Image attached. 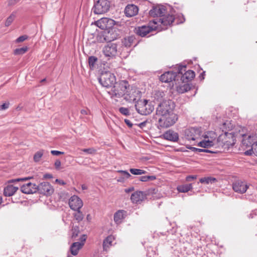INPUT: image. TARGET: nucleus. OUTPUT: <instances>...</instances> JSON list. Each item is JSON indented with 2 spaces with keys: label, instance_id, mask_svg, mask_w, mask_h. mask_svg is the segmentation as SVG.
Listing matches in <instances>:
<instances>
[{
  "label": "nucleus",
  "instance_id": "393cba45",
  "mask_svg": "<svg viewBox=\"0 0 257 257\" xmlns=\"http://www.w3.org/2000/svg\"><path fill=\"white\" fill-rule=\"evenodd\" d=\"M163 137L165 140L173 142H177L179 140V135L173 130H169L163 134Z\"/></svg>",
  "mask_w": 257,
  "mask_h": 257
},
{
  "label": "nucleus",
  "instance_id": "680f3d73",
  "mask_svg": "<svg viewBox=\"0 0 257 257\" xmlns=\"http://www.w3.org/2000/svg\"><path fill=\"white\" fill-rule=\"evenodd\" d=\"M204 76H205V71H203L202 73H201L200 74L199 77L202 80L204 79Z\"/></svg>",
  "mask_w": 257,
  "mask_h": 257
},
{
  "label": "nucleus",
  "instance_id": "7ed1b4c3",
  "mask_svg": "<svg viewBox=\"0 0 257 257\" xmlns=\"http://www.w3.org/2000/svg\"><path fill=\"white\" fill-rule=\"evenodd\" d=\"M164 96L165 93L163 91H159L155 93L156 98L160 101L156 109V114L158 115L173 112L175 107L174 102L170 99H165L163 98Z\"/></svg>",
  "mask_w": 257,
  "mask_h": 257
},
{
  "label": "nucleus",
  "instance_id": "bf43d9fd",
  "mask_svg": "<svg viewBox=\"0 0 257 257\" xmlns=\"http://www.w3.org/2000/svg\"><path fill=\"white\" fill-rule=\"evenodd\" d=\"M20 0H10L9 2V5H14L15 4L18 3Z\"/></svg>",
  "mask_w": 257,
  "mask_h": 257
},
{
  "label": "nucleus",
  "instance_id": "aec40b11",
  "mask_svg": "<svg viewBox=\"0 0 257 257\" xmlns=\"http://www.w3.org/2000/svg\"><path fill=\"white\" fill-rule=\"evenodd\" d=\"M166 7L163 5L154 6L150 11L149 14L153 17L161 18L166 13Z\"/></svg>",
  "mask_w": 257,
  "mask_h": 257
},
{
  "label": "nucleus",
  "instance_id": "69168bd1",
  "mask_svg": "<svg viewBox=\"0 0 257 257\" xmlns=\"http://www.w3.org/2000/svg\"><path fill=\"white\" fill-rule=\"evenodd\" d=\"M2 200H3L2 197L0 196V205H1V204L2 203Z\"/></svg>",
  "mask_w": 257,
  "mask_h": 257
},
{
  "label": "nucleus",
  "instance_id": "a878e982",
  "mask_svg": "<svg viewBox=\"0 0 257 257\" xmlns=\"http://www.w3.org/2000/svg\"><path fill=\"white\" fill-rule=\"evenodd\" d=\"M139 12V9L135 5H128L125 9L124 13L126 17H132L136 16Z\"/></svg>",
  "mask_w": 257,
  "mask_h": 257
},
{
  "label": "nucleus",
  "instance_id": "412c9836",
  "mask_svg": "<svg viewBox=\"0 0 257 257\" xmlns=\"http://www.w3.org/2000/svg\"><path fill=\"white\" fill-rule=\"evenodd\" d=\"M113 21L107 18H102L95 21V25L102 30H106L110 28Z\"/></svg>",
  "mask_w": 257,
  "mask_h": 257
},
{
  "label": "nucleus",
  "instance_id": "8fccbe9b",
  "mask_svg": "<svg viewBox=\"0 0 257 257\" xmlns=\"http://www.w3.org/2000/svg\"><path fill=\"white\" fill-rule=\"evenodd\" d=\"M9 103H5L0 106L1 110H5L7 109L9 107Z\"/></svg>",
  "mask_w": 257,
  "mask_h": 257
},
{
  "label": "nucleus",
  "instance_id": "4d7b16f0",
  "mask_svg": "<svg viewBox=\"0 0 257 257\" xmlns=\"http://www.w3.org/2000/svg\"><path fill=\"white\" fill-rule=\"evenodd\" d=\"M89 113V110L87 109H82L81 110V113L83 115H87Z\"/></svg>",
  "mask_w": 257,
  "mask_h": 257
},
{
  "label": "nucleus",
  "instance_id": "6ab92c4d",
  "mask_svg": "<svg viewBox=\"0 0 257 257\" xmlns=\"http://www.w3.org/2000/svg\"><path fill=\"white\" fill-rule=\"evenodd\" d=\"M248 188V186L245 181L237 180L232 184L233 190L237 193L243 194L245 193Z\"/></svg>",
  "mask_w": 257,
  "mask_h": 257
},
{
  "label": "nucleus",
  "instance_id": "f257e3e1",
  "mask_svg": "<svg viewBox=\"0 0 257 257\" xmlns=\"http://www.w3.org/2000/svg\"><path fill=\"white\" fill-rule=\"evenodd\" d=\"M107 93L110 97L116 100L123 97L126 101H135L139 93V91L136 87H130L126 81L116 82L109 90Z\"/></svg>",
  "mask_w": 257,
  "mask_h": 257
},
{
  "label": "nucleus",
  "instance_id": "79ce46f5",
  "mask_svg": "<svg viewBox=\"0 0 257 257\" xmlns=\"http://www.w3.org/2000/svg\"><path fill=\"white\" fill-rule=\"evenodd\" d=\"M119 111L122 114L125 115V116H128L131 114L130 110L128 108L121 107L119 108Z\"/></svg>",
  "mask_w": 257,
  "mask_h": 257
},
{
  "label": "nucleus",
  "instance_id": "3c124183",
  "mask_svg": "<svg viewBox=\"0 0 257 257\" xmlns=\"http://www.w3.org/2000/svg\"><path fill=\"white\" fill-rule=\"evenodd\" d=\"M197 152L214 153L207 149H198Z\"/></svg>",
  "mask_w": 257,
  "mask_h": 257
},
{
  "label": "nucleus",
  "instance_id": "de8ad7c7",
  "mask_svg": "<svg viewBox=\"0 0 257 257\" xmlns=\"http://www.w3.org/2000/svg\"><path fill=\"white\" fill-rule=\"evenodd\" d=\"M87 236L85 234H83L80 238V242L79 243H83V246L84 245L85 242L86 241Z\"/></svg>",
  "mask_w": 257,
  "mask_h": 257
},
{
  "label": "nucleus",
  "instance_id": "4be33fe9",
  "mask_svg": "<svg viewBox=\"0 0 257 257\" xmlns=\"http://www.w3.org/2000/svg\"><path fill=\"white\" fill-rule=\"evenodd\" d=\"M69 205L70 209H81L83 206V202L78 196L73 195L69 199Z\"/></svg>",
  "mask_w": 257,
  "mask_h": 257
},
{
  "label": "nucleus",
  "instance_id": "9d476101",
  "mask_svg": "<svg viewBox=\"0 0 257 257\" xmlns=\"http://www.w3.org/2000/svg\"><path fill=\"white\" fill-rule=\"evenodd\" d=\"M217 135L213 132H210L205 135L204 139L202 141L199 142L197 145L199 147L206 148L217 145Z\"/></svg>",
  "mask_w": 257,
  "mask_h": 257
},
{
  "label": "nucleus",
  "instance_id": "49530a36",
  "mask_svg": "<svg viewBox=\"0 0 257 257\" xmlns=\"http://www.w3.org/2000/svg\"><path fill=\"white\" fill-rule=\"evenodd\" d=\"M196 178H197L196 175H189V176H187L186 177V181L187 182H190L193 180L196 179Z\"/></svg>",
  "mask_w": 257,
  "mask_h": 257
},
{
  "label": "nucleus",
  "instance_id": "e433bc0d",
  "mask_svg": "<svg viewBox=\"0 0 257 257\" xmlns=\"http://www.w3.org/2000/svg\"><path fill=\"white\" fill-rule=\"evenodd\" d=\"M97 61V58L95 56H90L88 58V64L90 68L92 69L93 68L94 65L96 61Z\"/></svg>",
  "mask_w": 257,
  "mask_h": 257
},
{
  "label": "nucleus",
  "instance_id": "72a5a7b5",
  "mask_svg": "<svg viewBox=\"0 0 257 257\" xmlns=\"http://www.w3.org/2000/svg\"><path fill=\"white\" fill-rule=\"evenodd\" d=\"M130 171L132 174L135 175H143L147 173V172L144 170L134 168L130 169Z\"/></svg>",
  "mask_w": 257,
  "mask_h": 257
},
{
  "label": "nucleus",
  "instance_id": "f03ea898",
  "mask_svg": "<svg viewBox=\"0 0 257 257\" xmlns=\"http://www.w3.org/2000/svg\"><path fill=\"white\" fill-rule=\"evenodd\" d=\"M228 122H225L223 123L222 131L224 132V134L220 135L217 139V146L221 147L224 149H229L230 147H232L235 143L236 139L239 138V135L240 131L243 132L244 128L242 127L238 126L235 131L230 130V132H227L224 129L226 128V125H228Z\"/></svg>",
  "mask_w": 257,
  "mask_h": 257
},
{
  "label": "nucleus",
  "instance_id": "0eeeda50",
  "mask_svg": "<svg viewBox=\"0 0 257 257\" xmlns=\"http://www.w3.org/2000/svg\"><path fill=\"white\" fill-rule=\"evenodd\" d=\"M158 123L160 127L167 128L173 125L177 120L178 116L174 112L160 115Z\"/></svg>",
  "mask_w": 257,
  "mask_h": 257
},
{
  "label": "nucleus",
  "instance_id": "864d4df0",
  "mask_svg": "<svg viewBox=\"0 0 257 257\" xmlns=\"http://www.w3.org/2000/svg\"><path fill=\"white\" fill-rule=\"evenodd\" d=\"M61 165V161L59 160H57L55 162V166L56 168L58 169L59 168Z\"/></svg>",
  "mask_w": 257,
  "mask_h": 257
},
{
  "label": "nucleus",
  "instance_id": "f3484780",
  "mask_svg": "<svg viewBox=\"0 0 257 257\" xmlns=\"http://www.w3.org/2000/svg\"><path fill=\"white\" fill-rule=\"evenodd\" d=\"M115 39V37L112 36V34L110 31L108 30H105L99 33L96 37L97 41L100 43H109Z\"/></svg>",
  "mask_w": 257,
  "mask_h": 257
},
{
  "label": "nucleus",
  "instance_id": "2f4dec72",
  "mask_svg": "<svg viewBox=\"0 0 257 257\" xmlns=\"http://www.w3.org/2000/svg\"><path fill=\"white\" fill-rule=\"evenodd\" d=\"M190 87L188 84H183L178 86L176 88V90L178 92L180 93H183L185 92L188 91L190 90Z\"/></svg>",
  "mask_w": 257,
  "mask_h": 257
},
{
  "label": "nucleus",
  "instance_id": "b1692460",
  "mask_svg": "<svg viewBox=\"0 0 257 257\" xmlns=\"http://www.w3.org/2000/svg\"><path fill=\"white\" fill-rule=\"evenodd\" d=\"M178 73L173 71H168L160 76V80L163 82H170L175 80V78L177 76Z\"/></svg>",
  "mask_w": 257,
  "mask_h": 257
},
{
  "label": "nucleus",
  "instance_id": "9b49d317",
  "mask_svg": "<svg viewBox=\"0 0 257 257\" xmlns=\"http://www.w3.org/2000/svg\"><path fill=\"white\" fill-rule=\"evenodd\" d=\"M156 22L153 20L150 21L148 25L138 27L137 29V34L141 37H145L153 31H158L159 28L158 26L156 25Z\"/></svg>",
  "mask_w": 257,
  "mask_h": 257
},
{
  "label": "nucleus",
  "instance_id": "bb28decb",
  "mask_svg": "<svg viewBox=\"0 0 257 257\" xmlns=\"http://www.w3.org/2000/svg\"><path fill=\"white\" fill-rule=\"evenodd\" d=\"M115 240V237L112 235L107 236L103 241V249L104 251H107L112 245V242Z\"/></svg>",
  "mask_w": 257,
  "mask_h": 257
},
{
  "label": "nucleus",
  "instance_id": "e2e57ef3",
  "mask_svg": "<svg viewBox=\"0 0 257 257\" xmlns=\"http://www.w3.org/2000/svg\"><path fill=\"white\" fill-rule=\"evenodd\" d=\"M81 188L82 190H86L87 189V187L85 185L83 184L81 185Z\"/></svg>",
  "mask_w": 257,
  "mask_h": 257
},
{
  "label": "nucleus",
  "instance_id": "37998d69",
  "mask_svg": "<svg viewBox=\"0 0 257 257\" xmlns=\"http://www.w3.org/2000/svg\"><path fill=\"white\" fill-rule=\"evenodd\" d=\"M118 172L121 173L124 176V178L128 179L131 176L130 173L126 171L119 170Z\"/></svg>",
  "mask_w": 257,
  "mask_h": 257
},
{
  "label": "nucleus",
  "instance_id": "774afa93",
  "mask_svg": "<svg viewBox=\"0 0 257 257\" xmlns=\"http://www.w3.org/2000/svg\"><path fill=\"white\" fill-rule=\"evenodd\" d=\"M46 176L49 178H52V176L51 175H46Z\"/></svg>",
  "mask_w": 257,
  "mask_h": 257
},
{
  "label": "nucleus",
  "instance_id": "6e6552de",
  "mask_svg": "<svg viewBox=\"0 0 257 257\" xmlns=\"http://www.w3.org/2000/svg\"><path fill=\"white\" fill-rule=\"evenodd\" d=\"M98 80L102 86L108 89H110L116 83L115 76L109 71L102 73Z\"/></svg>",
  "mask_w": 257,
  "mask_h": 257
},
{
  "label": "nucleus",
  "instance_id": "5fc2aeb1",
  "mask_svg": "<svg viewBox=\"0 0 257 257\" xmlns=\"http://www.w3.org/2000/svg\"><path fill=\"white\" fill-rule=\"evenodd\" d=\"M78 231H77L76 230H73V232L72 234V238H75L78 236Z\"/></svg>",
  "mask_w": 257,
  "mask_h": 257
},
{
  "label": "nucleus",
  "instance_id": "a19ab883",
  "mask_svg": "<svg viewBox=\"0 0 257 257\" xmlns=\"http://www.w3.org/2000/svg\"><path fill=\"white\" fill-rule=\"evenodd\" d=\"M175 20L174 22H176V24L183 23L185 20L184 16L182 14L178 15L176 18H175Z\"/></svg>",
  "mask_w": 257,
  "mask_h": 257
},
{
  "label": "nucleus",
  "instance_id": "2eb2a0df",
  "mask_svg": "<svg viewBox=\"0 0 257 257\" xmlns=\"http://www.w3.org/2000/svg\"><path fill=\"white\" fill-rule=\"evenodd\" d=\"M201 132L199 129L195 127H190L185 130L184 136L185 138L189 141H195L198 140L201 136Z\"/></svg>",
  "mask_w": 257,
  "mask_h": 257
},
{
  "label": "nucleus",
  "instance_id": "4c0bfd02",
  "mask_svg": "<svg viewBox=\"0 0 257 257\" xmlns=\"http://www.w3.org/2000/svg\"><path fill=\"white\" fill-rule=\"evenodd\" d=\"M156 179L155 176H143L140 178V180L142 182H147L149 181H153Z\"/></svg>",
  "mask_w": 257,
  "mask_h": 257
},
{
  "label": "nucleus",
  "instance_id": "20e7f679",
  "mask_svg": "<svg viewBox=\"0 0 257 257\" xmlns=\"http://www.w3.org/2000/svg\"><path fill=\"white\" fill-rule=\"evenodd\" d=\"M244 128L243 132L240 131L239 137H242L241 147L243 150H247L252 148L257 142V137L253 134H245L246 128Z\"/></svg>",
  "mask_w": 257,
  "mask_h": 257
},
{
  "label": "nucleus",
  "instance_id": "5701e85b",
  "mask_svg": "<svg viewBox=\"0 0 257 257\" xmlns=\"http://www.w3.org/2000/svg\"><path fill=\"white\" fill-rule=\"evenodd\" d=\"M37 186L30 182L23 184L21 187V191L25 194H33L37 192Z\"/></svg>",
  "mask_w": 257,
  "mask_h": 257
},
{
  "label": "nucleus",
  "instance_id": "58836bf2",
  "mask_svg": "<svg viewBox=\"0 0 257 257\" xmlns=\"http://www.w3.org/2000/svg\"><path fill=\"white\" fill-rule=\"evenodd\" d=\"M15 17V14L14 13H12L6 20L5 22V26L6 27L9 26L14 21Z\"/></svg>",
  "mask_w": 257,
  "mask_h": 257
},
{
  "label": "nucleus",
  "instance_id": "052dcab7",
  "mask_svg": "<svg viewBox=\"0 0 257 257\" xmlns=\"http://www.w3.org/2000/svg\"><path fill=\"white\" fill-rule=\"evenodd\" d=\"M187 148L190 149L191 150H192L193 152H197L198 149V148H196L192 147H187Z\"/></svg>",
  "mask_w": 257,
  "mask_h": 257
},
{
  "label": "nucleus",
  "instance_id": "0e129e2a",
  "mask_svg": "<svg viewBox=\"0 0 257 257\" xmlns=\"http://www.w3.org/2000/svg\"><path fill=\"white\" fill-rule=\"evenodd\" d=\"M124 179V178L120 177L119 178H118L117 179V181L118 182H123Z\"/></svg>",
  "mask_w": 257,
  "mask_h": 257
},
{
  "label": "nucleus",
  "instance_id": "4468645a",
  "mask_svg": "<svg viewBox=\"0 0 257 257\" xmlns=\"http://www.w3.org/2000/svg\"><path fill=\"white\" fill-rule=\"evenodd\" d=\"M109 6L107 0H98L93 8V11L95 14H102L109 10Z\"/></svg>",
  "mask_w": 257,
  "mask_h": 257
},
{
  "label": "nucleus",
  "instance_id": "338daca9",
  "mask_svg": "<svg viewBox=\"0 0 257 257\" xmlns=\"http://www.w3.org/2000/svg\"><path fill=\"white\" fill-rule=\"evenodd\" d=\"M140 126H142L144 125V122L141 123L140 124Z\"/></svg>",
  "mask_w": 257,
  "mask_h": 257
},
{
  "label": "nucleus",
  "instance_id": "c85d7f7f",
  "mask_svg": "<svg viewBox=\"0 0 257 257\" xmlns=\"http://www.w3.org/2000/svg\"><path fill=\"white\" fill-rule=\"evenodd\" d=\"M125 211L124 210H118L114 215V220L117 223L121 222V220L124 218Z\"/></svg>",
  "mask_w": 257,
  "mask_h": 257
},
{
  "label": "nucleus",
  "instance_id": "cd10ccee",
  "mask_svg": "<svg viewBox=\"0 0 257 257\" xmlns=\"http://www.w3.org/2000/svg\"><path fill=\"white\" fill-rule=\"evenodd\" d=\"M83 247V243H79V242H73L70 246L71 253L73 255H76L79 250Z\"/></svg>",
  "mask_w": 257,
  "mask_h": 257
},
{
  "label": "nucleus",
  "instance_id": "1a4fd4ad",
  "mask_svg": "<svg viewBox=\"0 0 257 257\" xmlns=\"http://www.w3.org/2000/svg\"><path fill=\"white\" fill-rule=\"evenodd\" d=\"M175 17L173 15H164L163 14L161 18L154 19V21H157L156 25L158 26V31H161L165 30L167 27L170 26L173 22L175 21Z\"/></svg>",
  "mask_w": 257,
  "mask_h": 257
},
{
  "label": "nucleus",
  "instance_id": "c03bdc74",
  "mask_svg": "<svg viewBox=\"0 0 257 257\" xmlns=\"http://www.w3.org/2000/svg\"><path fill=\"white\" fill-rule=\"evenodd\" d=\"M82 151L89 154H93L95 152V150L93 148L84 149Z\"/></svg>",
  "mask_w": 257,
  "mask_h": 257
},
{
  "label": "nucleus",
  "instance_id": "473e14b6",
  "mask_svg": "<svg viewBox=\"0 0 257 257\" xmlns=\"http://www.w3.org/2000/svg\"><path fill=\"white\" fill-rule=\"evenodd\" d=\"M134 40V36H129L124 39L122 43L125 47H130L133 45Z\"/></svg>",
  "mask_w": 257,
  "mask_h": 257
},
{
  "label": "nucleus",
  "instance_id": "a18cd8bd",
  "mask_svg": "<svg viewBox=\"0 0 257 257\" xmlns=\"http://www.w3.org/2000/svg\"><path fill=\"white\" fill-rule=\"evenodd\" d=\"M27 38H28V36H27L26 35L21 36L17 39L16 42L20 43V42H23L25 40H26Z\"/></svg>",
  "mask_w": 257,
  "mask_h": 257
},
{
  "label": "nucleus",
  "instance_id": "39448f33",
  "mask_svg": "<svg viewBox=\"0 0 257 257\" xmlns=\"http://www.w3.org/2000/svg\"><path fill=\"white\" fill-rule=\"evenodd\" d=\"M102 53L107 60L115 59L120 54L118 45L115 43H107L102 48Z\"/></svg>",
  "mask_w": 257,
  "mask_h": 257
},
{
  "label": "nucleus",
  "instance_id": "f8f14e48",
  "mask_svg": "<svg viewBox=\"0 0 257 257\" xmlns=\"http://www.w3.org/2000/svg\"><path fill=\"white\" fill-rule=\"evenodd\" d=\"M28 178H21L16 179H11L8 181V184L4 188V194L6 196H13L18 190L19 187L12 185V183L19 182L21 181L27 180Z\"/></svg>",
  "mask_w": 257,
  "mask_h": 257
},
{
  "label": "nucleus",
  "instance_id": "ea45409f",
  "mask_svg": "<svg viewBox=\"0 0 257 257\" xmlns=\"http://www.w3.org/2000/svg\"><path fill=\"white\" fill-rule=\"evenodd\" d=\"M43 155V151L40 150L39 151H38L35 153V154L34 156V160L35 162H39L40 160V159L42 157Z\"/></svg>",
  "mask_w": 257,
  "mask_h": 257
},
{
  "label": "nucleus",
  "instance_id": "dca6fc26",
  "mask_svg": "<svg viewBox=\"0 0 257 257\" xmlns=\"http://www.w3.org/2000/svg\"><path fill=\"white\" fill-rule=\"evenodd\" d=\"M37 192L40 194L46 196L51 195L54 191V189L51 184L48 182H42L37 186Z\"/></svg>",
  "mask_w": 257,
  "mask_h": 257
},
{
  "label": "nucleus",
  "instance_id": "c9c22d12",
  "mask_svg": "<svg viewBox=\"0 0 257 257\" xmlns=\"http://www.w3.org/2000/svg\"><path fill=\"white\" fill-rule=\"evenodd\" d=\"M28 48L27 46L17 48L15 50L14 54L15 55H22L28 51Z\"/></svg>",
  "mask_w": 257,
  "mask_h": 257
},
{
  "label": "nucleus",
  "instance_id": "f704fd0d",
  "mask_svg": "<svg viewBox=\"0 0 257 257\" xmlns=\"http://www.w3.org/2000/svg\"><path fill=\"white\" fill-rule=\"evenodd\" d=\"M75 212L73 213L74 217L78 221L82 220L83 218V214L80 210H74Z\"/></svg>",
  "mask_w": 257,
  "mask_h": 257
},
{
  "label": "nucleus",
  "instance_id": "603ef678",
  "mask_svg": "<svg viewBox=\"0 0 257 257\" xmlns=\"http://www.w3.org/2000/svg\"><path fill=\"white\" fill-rule=\"evenodd\" d=\"M124 122L129 127H132L133 126V124L130 120L125 119Z\"/></svg>",
  "mask_w": 257,
  "mask_h": 257
},
{
  "label": "nucleus",
  "instance_id": "7c9ffc66",
  "mask_svg": "<svg viewBox=\"0 0 257 257\" xmlns=\"http://www.w3.org/2000/svg\"><path fill=\"white\" fill-rule=\"evenodd\" d=\"M217 181L216 178L211 177H207L201 178L199 180V182L202 184L206 185L214 184Z\"/></svg>",
  "mask_w": 257,
  "mask_h": 257
},
{
  "label": "nucleus",
  "instance_id": "423d86ee",
  "mask_svg": "<svg viewBox=\"0 0 257 257\" xmlns=\"http://www.w3.org/2000/svg\"><path fill=\"white\" fill-rule=\"evenodd\" d=\"M135 107L138 112L142 115H148L154 109L152 102L146 99H139L136 103Z\"/></svg>",
  "mask_w": 257,
  "mask_h": 257
},
{
  "label": "nucleus",
  "instance_id": "13d9d810",
  "mask_svg": "<svg viewBox=\"0 0 257 257\" xmlns=\"http://www.w3.org/2000/svg\"><path fill=\"white\" fill-rule=\"evenodd\" d=\"M134 190V187H132L128 188L125 189L124 191L126 193H129Z\"/></svg>",
  "mask_w": 257,
  "mask_h": 257
},
{
  "label": "nucleus",
  "instance_id": "c756f323",
  "mask_svg": "<svg viewBox=\"0 0 257 257\" xmlns=\"http://www.w3.org/2000/svg\"><path fill=\"white\" fill-rule=\"evenodd\" d=\"M193 188L192 184H183L179 185L177 187V190L179 192L181 193H186L188 192L189 191L192 190Z\"/></svg>",
  "mask_w": 257,
  "mask_h": 257
},
{
  "label": "nucleus",
  "instance_id": "6e6d98bb",
  "mask_svg": "<svg viewBox=\"0 0 257 257\" xmlns=\"http://www.w3.org/2000/svg\"><path fill=\"white\" fill-rule=\"evenodd\" d=\"M55 182L59 183V184L62 185H64L66 184L64 181H63L62 180L58 179H57L55 180Z\"/></svg>",
  "mask_w": 257,
  "mask_h": 257
},
{
  "label": "nucleus",
  "instance_id": "ddd939ff",
  "mask_svg": "<svg viewBox=\"0 0 257 257\" xmlns=\"http://www.w3.org/2000/svg\"><path fill=\"white\" fill-rule=\"evenodd\" d=\"M177 69L178 75H181V79L183 82L191 81L195 76V72L190 70L186 71L183 74V72L186 70V66L185 65L178 66Z\"/></svg>",
  "mask_w": 257,
  "mask_h": 257
},
{
  "label": "nucleus",
  "instance_id": "a211bd4d",
  "mask_svg": "<svg viewBox=\"0 0 257 257\" xmlns=\"http://www.w3.org/2000/svg\"><path fill=\"white\" fill-rule=\"evenodd\" d=\"M147 199V193L141 191H137L132 194L131 200L133 203L141 204Z\"/></svg>",
  "mask_w": 257,
  "mask_h": 257
},
{
  "label": "nucleus",
  "instance_id": "09e8293b",
  "mask_svg": "<svg viewBox=\"0 0 257 257\" xmlns=\"http://www.w3.org/2000/svg\"><path fill=\"white\" fill-rule=\"evenodd\" d=\"M51 153L54 156H59L60 155L63 154L64 152L56 150H52L51 151Z\"/></svg>",
  "mask_w": 257,
  "mask_h": 257
}]
</instances>
